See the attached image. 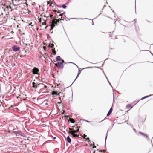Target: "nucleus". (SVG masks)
Masks as SVG:
<instances>
[{
    "instance_id": "nucleus-1",
    "label": "nucleus",
    "mask_w": 153,
    "mask_h": 153,
    "mask_svg": "<svg viewBox=\"0 0 153 153\" xmlns=\"http://www.w3.org/2000/svg\"><path fill=\"white\" fill-rule=\"evenodd\" d=\"M72 127L73 128H69V131L68 133L71 134L74 137H79V135L76 134L79 131V129L78 126H75V125L73 126Z\"/></svg>"
},
{
    "instance_id": "nucleus-30",
    "label": "nucleus",
    "mask_w": 153,
    "mask_h": 153,
    "mask_svg": "<svg viewBox=\"0 0 153 153\" xmlns=\"http://www.w3.org/2000/svg\"><path fill=\"white\" fill-rule=\"evenodd\" d=\"M43 48H44V49H45L46 48V47H45V46H44L43 47Z\"/></svg>"
},
{
    "instance_id": "nucleus-17",
    "label": "nucleus",
    "mask_w": 153,
    "mask_h": 153,
    "mask_svg": "<svg viewBox=\"0 0 153 153\" xmlns=\"http://www.w3.org/2000/svg\"><path fill=\"white\" fill-rule=\"evenodd\" d=\"M52 52H53V54L54 55H55L56 54V51H55V48H54V49H53L52 50Z\"/></svg>"
},
{
    "instance_id": "nucleus-35",
    "label": "nucleus",
    "mask_w": 153,
    "mask_h": 153,
    "mask_svg": "<svg viewBox=\"0 0 153 153\" xmlns=\"http://www.w3.org/2000/svg\"><path fill=\"white\" fill-rule=\"evenodd\" d=\"M61 97H59V99L60 100V99H61Z\"/></svg>"
},
{
    "instance_id": "nucleus-18",
    "label": "nucleus",
    "mask_w": 153,
    "mask_h": 153,
    "mask_svg": "<svg viewBox=\"0 0 153 153\" xmlns=\"http://www.w3.org/2000/svg\"><path fill=\"white\" fill-rule=\"evenodd\" d=\"M50 18L51 19H54L56 18V17L55 16H54V17H53V15L51 14H50Z\"/></svg>"
},
{
    "instance_id": "nucleus-37",
    "label": "nucleus",
    "mask_w": 153,
    "mask_h": 153,
    "mask_svg": "<svg viewBox=\"0 0 153 153\" xmlns=\"http://www.w3.org/2000/svg\"><path fill=\"white\" fill-rule=\"evenodd\" d=\"M93 153H95V152H94Z\"/></svg>"
},
{
    "instance_id": "nucleus-34",
    "label": "nucleus",
    "mask_w": 153,
    "mask_h": 153,
    "mask_svg": "<svg viewBox=\"0 0 153 153\" xmlns=\"http://www.w3.org/2000/svg\"><path fill=\"white\" fill-rule=\"evenodd\" d=\"M48 27V26H46L45 27V29H46L47 27Z\"/></svg>"
},
{
    "instance_id": "nucleus-4",
    "label": "nucleus",
    "mask_w": 153,
    "mask_h": 153,
    "mask_svg": "<svg viewBox=\"0 0 153 153\" xmlns=\"http://www.w3.org/2000/svg\"><path fill=\"white\" fill-rule=\"evenodd\" d=\"M25 1L26 4L27 5V4L26 3L27 0H12V2L13 4H15V5L17 6L19 5L20 4V3H18L21 1Z\"/></svg>"
},
{
    "instance_id": "nucleus-10",
    "label": "nucleus",
    "mask_w": 153,
    "mask_h": 153,
    "mask_svg": "<svg viewBox=\"0 0 153 153\" xmlns=\"http://www.w3.org/2000/svg\"><path fill=\"white\" fill-rule=\"evenodd\" d=\"M126 107L127 109H128L129 110H130V109L132 108V106L130 104L127 105H126Z\"/></svg>"
},
{
    "instance_id": "nucleus-21",
    "label": "nucleus",
    "mask_w": 153,
    "mask_h": 153,
    "mask_svg": "<svg viewBox=\"0 0 153 153\" xmlns=\"http://www.w3.org/2000/svg\"><path fill=\"white\" fill-rule=\"evenodd\" d=\"M61 20H63V19H60V18H59L58 19H57V22H59V21H61Z\"/></svg>"
},
{
    "instance_id": "nucleus-11",
    "label": "nucleus",
    "mask_w": 153,
    "mask_h": 153,
    "mask_svg": "<svg viewBox=\"0 0 153 153\" xmlns=\"http://www.w3.org/2000/svg\"><path fill=\"white\" fill-rule=\"evenodd\" d=\"M112 111V108H111L109 110L108 113L107 114V116H109L110 114H111Z\"/></svg>"
},
{
    "instance_id": "nucleus-9",
    "label": "nucleus",
    "mask_w": 153,
    "mask_h": 153,
    "mask_svg": "<svg viewBox=\"0 0 153 153\" xmlns=\"http://www.w3.org/2000/svg\"><path fill=\"white\" fill-rule=\"evenodd\" d=\"M4 7H2V8L4 9V10H5L4 8L5 7L8 10H11V7L10 5H7L5 4L4 5Z\"/></svg>"
},
{
    "instance_id": "nucleus-5",
    "label": "nucleus",
    "mask_w": 153,
    "mask_h": 153,
    "mask_svg": "<svg viewBox=\"0 0 153 153\" xmlns=\"http://www.w3.org/2000/svg\"><path fill=\"white\" fill-rule=\"evenodd\" d=\"M39 71V69L36 67L34 68L32 71L33 72V74H38Z\"/></svg>"
},
{
    "instance_id": "nucleus-22",
    "label": "nucleus",
    "mask_w": 153,
    "mask_h": 153,
    "mask_svg": "<svg viewBox=\"0 0 153 153\" xmlns=\"http://www.w3.org/2000/svg\"><path fill=\"white\" fill-rule=\"evenodd\" d=\"M148 97V96H145V97H143L141 99V100H143V99H144L145 98H146Z\"/></svg>"
},
{
    "instance_id": "nucleus-7",
    "label": "nucleus",
    "mask_w": 153,
    "mask_h": 153,
    "mask_svg": "<svg viewBox=\"0 0 153 153\" xmlns=\"http://www.w3.org/2000/svg\"><path fill=\"white\" fill-rule=\"evenodd\" d=\"M13 50L14 51H17L20 49V48L16 45L13 46L12 47Z\"/></svg>"
},
{
    "instance_id": "nucleus-32",
    "label": "nucleus",
    "mask_w": 153,
    "mask_h": 153,
    "mask_svg": "<svg viewBox=\"0 0 153 153\" xmlns=\"http://www.w3.org/2000/svg\"><path fill=\"white\" fill-rule=\"evenodd\" d=\"M86 140H89V137H88L87 138H86V139H85Z\"/></svg>"
},
{
    "instance_id": "nucleus-29",
    "label": "nucleus",
    "mask_w": 153,
    "mask_h": 153,
    "mask_svg": "<svg viewBox=\"0 0 153 153\" xmlns=\"http://www.w3.org/2000/svg\"><path fill=\"white\" fill-rule=\"evenodd\" d=\"M96 147V146H94L93 147V148H95Z\"/></svg>"
},
{
    "instance_id": "nucleus-8",
    "label": "nucleus",
    "mask_w": 153,
    "mask_h": 153,
    "mask_svg": "<svg viewBox=\"0 0 153 153\" xmlns=\"http://www.w3.org/2000/svg\"><path fill=\"white\" fill-rule=\"evenodd\" d=\"M32 87L35 88H36L37 87L39 86V84H37L36 83H35L34 82H32Z\"/></svg>"
},
{
    "instance_id": "nucleus-25",
    "label": "nucleus",
    "mask_w": 153,
    "mask_h": 153,
    "mask_svg": "<svg viewBox=\"0 0 153 153\" xmlns=\"http://www.w3.org/2000/svg\"><path fill=\"white\" fill-rule=\"evenodd\" d=\"M42 19L43 20V19L42 18H40L39 20V22H41V21H42Z\"/></svg>"
},
{
    "instance_id": "nucleus-33",
    "label": "nucleus",
    "mask_w": 153,
    "mask_h": 153,
    "mask_svg": "<svg viewBox=\"0 0 153 153\" xmlns=\"http://www.w3.org/2000/svg\"><path fill=\"white\" fill-rule=\"evenodd\" d=\"M68 63H72L73 64H74L75 65H76V64L74 63H72V62H68Z\"/></svg>"
},
{
    "instance_id": "nucleus-16",
    "label": "nucleus",
    "mask_w": 153,
    "mask_h": 153,
    "mask_svg": "<svg viewBox=\"0 0 153 153\" xmlns=\"http://www.w3.org/2000/svg\"><path fill=\"white\" fill-rule=\"evenodd\" d=\"M43 22L42 23V25H46V21L44 19H43Z\"/></svg>"
},
{
    "instance_id": "nucleus-19",
    "label": "nucleus",
    "mask_w": 153,
    "mask_h": 153,
    "mask_svg": "<svg viewBox=\"0 0 153 153\" xmlns=\"http://www.w3.org/2000/svg\"><path fill=\"white\" fill-rule=\"evenodd\" d=\"M81 71L80 70H79L78 71L77 75V77H76V78L79 76L80 74L81 73Z\"/></svg>"
},
{
    "instance_id": "nucleus-12",
    "label": "nucleus",
    "mask_w": 153,
    "mask_h": 153,
    "mask_svg": "<svg viewBox=\"0 0 153 153\" xmlns=\"http://www.w3.org/2000/svg\"><path fill=\"white\" fill-rule=\"evenodd\" d=\"M60 93H59L57 94V92H56L55 91H52V95H60Z\"/></svg>"
},
{
    "instance_id": "nucleus-3",
    "label": "nucleus",
    "mask_w": 153,
    "mask_h": 153,
    "mask_svg": "<svg viewBox=\"0 0 153 153\" xmlns=\"http://www.w3.org/2000/svg\"><path fill=\"white\" fill-rule=\"evenodd\" d=\"M64 62V61L63 60H62V62L55 64V65L59 68L62 69L64 67V65L63 64Z\"/></svg>"
},
{
    "instance_id": "nucleus-14",
    "label": "nucleus",
    "mask_w": 153,
    "mask_h": 153,
    "mask_svg": "<svg viewBox=\"0 0 153 153\" xmlns=\"http://www.w3.org/2000/svg\"><path fill=\"white\" fill-rule=\"evenodd\" d=\"M67 141L69 143H71V140L70 138V137L69 136H68L67 137Z\"/></svg>"
},
{
    "instance_id": "nucleus-23",
    "label": "nucleus",
    "mask_w": 153,
    "mask_h": 153,
    "mask_svg": "<svg viewBox=\"0 0 153 153\" xmlns=\"http://www.w3.org/2000/svg\"><path fill=\"white\" fill-rule=\"evenodd\" d=\"M62 6L64 8H65L67 7L66 6L65 4L62 5Z\"/></svg>"
},
{
    "instance_id": "nucleus-24",
    "label": "nucleus",
    "mask_w": 153,
    "mask_h": 153,
    "mask_svg": "<svg viewBox=\"0 0 153 153\" xmlns=\"http://www.w3.org/2000/svg\"><path fill=\"white\" fill-rule=\"evenodd\" d=\"M87 137L86 135H85V134H84L83 135V138L85 139H86V137Z\"/></svg>"
},
{
    "instance_id": "nucleus-13",
    "label": "nucleus",
    "mask_w": 153,
    "mask_h": 153,
    "mask_svg": "<svg viewBox=\"0 0 153 153\" xmlns=\"http://www.w3.org/2000/svg\"><path fill=\"white\" fill-rule=\"evenodd\" d=\"M68 121H70L71 123H74L75 122L73 118H69Z\"/></svg>"
},
{
    "instance_id": "nucleus-27",
    "label": "nucleus",
    "mask_w": 153,
    "mask_h": 153,
    "mask_svg": "<svg viewBox=\"0 0 153 153\" xmlns=\"http://www.w3.org/2000/svg\"><path fill=\"white\" fill-rule=\"evenodd\" d=\"M50 4H49V6H52V3L51 2L50 3Z\"/></svg>"
},
{
    "instance_id": "nucleus-15",
    "label": "nucleus",
    "mask_w": 153,
    "mask_h": 153,
    "mask_svg": "<svg viewBox=\"0 0 153 153\" xmlns=\"http://www.w3.org/2000/svg\"><path fill=\"white\" fill-rule=\"evenodd\" d=\"M62 59L60 58V56H57L56 58V60L57 61H62Z\"/></svg>"
},
{
    "instance_id": "nucleus-6",
    "label": "nucleus",
    "mask_w": 153,
    "mask_h": 153,
    "mask_svg": "<svg viewBox=\"0 0 153 153\" xmlns=\"http://www.w3.org/2000/svg\"><path fill=\"white\" fill-rule=\"evenodd\" d=\"M53 11L55 12H57V13H55L57 17L58 16H61L63 14L62 13H61V12H60V11L59 10H54Z\"/></svg>"
},
{
    "instance_id": "nucleus-20",
    "label": "nucleus",
    "mask_w": 153,
    "mask_h": 153,
    "mask_svg": "<svg viewBox=\"0 0 153 153\" xmlns=\"http://www.w3.org/2000/svg\"><path fill=\"white\" fill-rule=\"evenodd\" d=\"M139 133L141 135H143L144 136H146V137H147V135L146 134H144L143 133L141 132H139Z\"/></svg>"
},
{
    "instance_id": "nucleus-38",
    "label": "nucleus",
    "mask_w": 153,
    "mask_h": 153,
    "mask_svg": "<svg viewBox=\"0 0 153 153\" xmlns=\"http://www.w3.org/2000/svg\"><path fill=\"white\" fill-rule=\"evenodd\" d=\"M0 22H1V21H0Z\"/></svg>"
},
{
    "instance_id": "nucleus-31",
    "label": "nucleus",
    "mask_w": 153,
    "mask_h": 153,
    "mask_svg": "<svg viewBox=\"0 0 153 153\" xmlns=\"http://www.w3.org/2000/svg\"><path fill=\"white\" fill-rule=\"evenodd\" d=\"M47 4H49L50 3V2H49V1H47Z\"/></svg>"
},
{
    "instance_id": "nucleus-26",
    "label": "nucleus",
    "mask_w": 153,
    "mask_h": 153,
    "mask_svg": "<svg viewBox=\"0 0 153 153\" xmlns=\"http://www.w3.org/2000/svg\"><path fill=\"white\" fill-rule=\"evenodd\" d=\"M51 46L50 47L51 48H52L54 46V45L53 44H51Z\"/></svg>"
},
{
    "instance_id": "nucleus-2",
    "label": "nucleus",
    "mask_w": 153,
    "mask_h": 153,
    "mask_svg": "<svg viewBox=\"0 0 153 153\" xmlns=\"http://www.w3.org/2000/svg\"><path fill=\"white\" fill-rule=\"evenodd\" d=\"M57 19L56 18L52 20L51 24L50 25L51 29L50 30H51L57 24Z\"/></svg>"
},
{
    "instance_id": "nucleus-28",
    "label": "nucleus",
    "mask_w": 153,
    "mask_h": 153,
    "mask_svg": "<svg viewBox=\"0 0 153 153\" xmlns=\"http://www.w3.org/2000/svg\"><path fill=\"white\" fill-rule=\"evenodd\" d=\"M101 151L104 152H105V150H103L102 151Z\"/></svg>"
},
{
    "instance_id": "nucleus-36",
    "label": "nucleus",
    "mask_w": 153,
    "mask_h": 153,
    "mask_svg": "<svg viewBox=\"0 0 153 153\" xmlns=\"http://www.w3.org/2000/svg\"><path fill=\"white\" fill-rule=\"evenodd\" d=\"M43 16H44V17H46V16H45V15H44Z\"/></svg>"
}]
</instances>
